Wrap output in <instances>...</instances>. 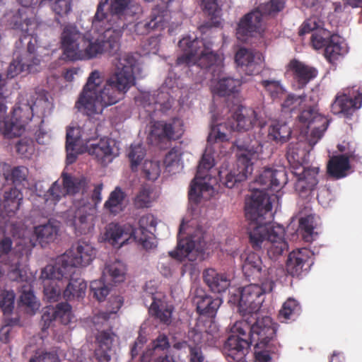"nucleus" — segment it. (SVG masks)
<instances>
[{"label":"nucleus","instance_id":"23","mask_svg":"<svg viewBox=\"0 0 362 362\" xmlns=\"http://www.w3.org/2000/svg\"><path fill=\"white\" fill-rule=\"evenodd\" d=\"M242 270L245 276L249 280L265 281L267 279V269L263 264L260 256L253 252L242 255Z\"/></svg>","mask_w":362,"mask_h":362},{"label":"nucleus","instance_id":"27","mask_svg":"<svg viewBox=\"0 0 362 362\" xmlns=\"http://www.w3.org/2000/svg\"><path fill=\"white\" fill-rule=\"evenodd\" d=\"M134 4L133 0H113L111 3L110 21H116V25L115 26L108 28L106 30H110L115 33L118 29L120 30V35L118 38L119 49L120 48V38L124 30L127 26L125 15L134 6Z\"/></svg>","mask_w":362,"mask_h":362},{"label":"nucleus","instance_id":"57","mask_svg":"<svg viewBox=\"0 0 362 362\" xmlns=\"http://www.w3.org/2000/svg\"><path fill=\"white\" fill-rule=\"evenodd\" d=\"M142 173L146 179L155 181L160 174V166L159 162L146 160L143 164Z\"/></svg>","mask_w":362,"mask_h":362},{"label":"nucleus","instance_id":"21","mask_svg":"<svg viewBox=\"0 0 362 362\" xmlns=\"http://www.w3.org/2000/svg\"><path fill=\"white\" fill-rule=\"evenodd\" d=\"M314 254L307 248L293 250L289 253L286 268L288 274L293 277H300L309 271L314 264Z\"/></svg>","mask_w":362,"mask_h":362},{"label":"nucleus","instance_id":"18","mask_svg":"<svg viewBox=\"0 0 362 362\" xmlns=\"http://www.w3.org/2000/svg\"><path fill=\"white\" fill-rule=\"evenodd\" d=\"M184 133L183 122L177 117L168 121H156L151 126L150 134L158 142L175 141Z\"/></svg>","mask_w":362,"mask_h":362},{"label":"nucleus","instance_id":"17","mask_svg":"<svg viewBox=\"0 0 362 362\" xmlns=\"http://www.w3.org/2000/svg\"><path fill=\"white\" fill-rule=\"evenodd\" d=\"M116 338L117 335L112 329L98 332L94 355L98 362H117Z\"/></svg>","mask_w":362,"mask_h":362},{"label":"nucleus","instance_id":"10","mask_svg":"<svg viewBox=\"0 0 362 362\" xmlns=\"http://www.w3.org/2000/svg\"><path fill=\"white\" fill-rule=\"evenodd\" d=\"M305 151L299 144H291L288 148L286 158L292 173L296 177L295 190L302 197H307L318 184L319 167H305Z\"/></svg>","mask_w":362,"mask_h":362},{"label":"nucleus","instance_id":"22","mask_svg":"<svg viewBox=\"0 0 362 362\" xmlns=\"http://www.w3.org/2000/svg\"><path fill=\"white\" fill-rule=\"evenodd\" d=\"M235 60L241 71L251 76L258 74L264 62L262 54L247 48H240L235 55Z\"/></svg>","mask_w":362,"mask_h":362},{"label":"nucleus","instance_id":"49","mask_svg":"<svg viewBox=\"0 0 362 362\" xmlns=\"http://www.w3.org/2000/svg\"><path fill=\"white\" fill-rule=\"evenodd\" d=\"M34 231L40 242L49 243L54 239L58 228L50 223H47L35 227Z\"/></svg>","mask_w":362,"mask_h":362},{"label":"nucleus","instance_id":"5","mask_svg":"<svg viewBox=\"0 0 362 362\" xmlns=\"http://www.w3.org/2000/svg\"><path fill=\"white\" fill-rule=\"evenodd\" d=\"M119 29L115 33L108 30L105 32V40L93 41L90 34L81 33L74 24H66L60 35L61 48L66 57L71 61L93 59L103 52L114 55L119 50Z\"/></svg>","mask_w":362,"mask_h":362},{"label":"nucleus","instance_id":"1","mask_svg":"<svg viewBox=\"0 0 362 362\" xmlns=\"http://www.w3.org/2000/svg\"><path fill=\"white\" fill-rule=\"evenodd\" d=\"M141 55L125 52L116 57L115 71L102 83L100 72L93 71L83 88L75 107L88 116L102 114L105 107L117 103L135 83V74L141 71Z\"/></svg>","mask_w":362,"mask_h":362},{"label":"nucleus","instance_id":"50","mask_svg":"<svg viewBox=\"0 0 362 362\" xmlns=\"http://www.w3.org/2000/svg\"><path fill=\"white\" fill-rule=\"evenodd\" d=\"M41 278L43 279L44 284V293L49 301H57L61 295V288L57 285L55 280L56 278H47L42 276L41 273Z\"/></svg>","mask_w":362,"mask_h":362},{"label":"nucleus","instance_id":"36","mask_svg":"<svg viewBox=\"0 0 362 362\" xmlns=\"http://www.w3.org/2000/svg\"><path fill=\"white\" fill-rule=\"evenodd\" d=\"M108 0H100L98 6L95 14L92 21V27L98 33H102L101 38H98L100 41L105 40L104 35L106 29L115 26L116 21H110V17L104 11V7L107 4Z\"/></svg>","mask_w":362,"mask_h":362},{"label":"nucleus","instance_id":"41","mask_svg":"<svg viewBox=\"0 0 362 362\" xmlns=\"http://www.w3.org/2000/svg\"><path fill=\"white\" fill-rule=\"evenodd\" d=\"M4 207L8 216H12L19 209L23 200V194L16 187L6 191L4 195Z\"/></svg>","mask_w":362,"mask_h":362},{"label":"nucleus","instance_id":"29","mask_svg":"<svg viewBox=\"0 0 362 362\" xmlns=\"http://www.w3.org/2000/svg\"><path fill=\"white\" fill-rule=\"evenodd\" d=\"M288 69L291 72L293 78L300 89L305 88L318 74L316 68L296 59L290 61Z\"/></svg>","mask_w":362,"mask_h":362},{"label":"nucleus","instance_id":"7","mask_svg":"<svg viewBox=\"0 0 362 362\" xmlns=\"http://www.w3.org/2000/svg\"><path fill=\"white\" fill-rule=\"evenodd\" d=\"M37 26L35 21L30 19H25L19 25L15 24V29H19L21 33L16 42V47L26 45V49L23 52L16 51L13 53V59L6 71L8 78H13L23 71L31 73L37 71L36 66L40 64V59L35 54L37 37L35 30Z\"/></svg>","mask_w":362,"mask_h":362},{"label":"nucleus","instance_id":"28","mask_svg":"<svg viewBox=\"0 0 362 362\" xmlns=\"http://www.w3.org/2000/svg\"><path fill=\"white\" fill-rule=\"evenodd\" d=\"M87 150L90 155L95 156L102 164H106L112 160L119 153L115 140L103 138L98 143L87 145Z\"/></svg>","mask_w":362,"mask_h":362},{"label":"nucleus","instance_id":"38","mask_svg":"<svg viewBox=\"0 0 362 362\" xmlns=\"http://www.w3.org/2000/svg\"><path fill=\"white\" fill-rule=\"evenodd\" d=\"M242 81L233 77H223L220 78L214 87V93L219 96L226 97L233 95L235 97L240 90Z\"/></svg>","mask_w":362,"mask_h":362},{"label":"nucleus","instance_id":"31","mask_svg":"<svg viewBox=\"0 0 362 362\" xmlns=\"http://www.w3.org/2000/svg\"><path fill=\"white\" fill-rule=\"evenodd\" d=\"M187 338L189 347L214 346L216 344L218 335L208 332L204 329V325L197 324L193 328L189 329Z\"/></svg>","mask_w":362,"mask_h":362},{"label":"nucleus","instance_id":"52","mask_svg":"<svg viewBox=\"0 0 362 362\" xmlns=\"http://www.w3.org/2000/svg\"><path fill=\"white\" fill-rule=\"evenodd\" d=\"M152 188L148 185H144L141 187L138 194L134 200V204L136 208L149 207L153 201L151 196Z\"/></svg>","mask_w":362,"mask_h":362},{"label":"nucleus","instance_id":"58","mask_svg":"<svg viewBox=\"0 0 362 362\" xmlns=\"http://www.w3.org/2000/svg\"><path fill=\"white\" fill-rule=\"evenodd\" d=\"M90 292L98 301L105 300L110 293L109 287L102 280H94L90 282Z\"/></svg>","mask_w":362,"mask_h":362},{"label":"nucleus","instance_id":"25","mask_svg":"<svg viewBox=\"0 0 362 362\" xmlns=\"http://www.w3.org/2000/svg\"><path fill=\"white\" fill-rule=\"evenodd\" d=\"M183 229V223L180 224L179 233L177 235V245L176 251L170 252V255L180 261L185 258L189 260L190 253L195 249L197 251L202 250L204 246L203 236L189 235L186 238H182V231Z\"/></svg>","mask_w":362,"mask_h":362},{"label":"nucleus","instance_id":"24","mask_svg":"<svg viewBox=\"0 0 362 362\" xmlns=\"http://www.w3.org/2000/svg\"><path fill=\"white\" fill-rule=\"evenodd\" d=\"M136 233L135 228L129 223H110L106 227L105 236L112 246L120 247L132 240Z\"/></svg>","mask_w":362,"mask_h":362},{"label":"nucleus","instance_id":"37","mask_svg":"<svg viewBox=\"0 0 362 362\" xmlns=\"http://www.w3.org/2000/svg\"><path fill=\"white\" fill-rule=\"evenodd\" d=\"M351 168L349 159L345 155H339L332 157L327 163V173L334 179L339 180L345 177Z\"/></svg>","mask_w":362,"mask_h":362},{"label":"nucleus","instance_id":"32","mask_svg":"<svg viewBox=\"0 0 362 362\" xmlns=\"http://www.w3.org/2000/svg\"><path fill=\"white\" fill-rule=\"evenodd\" d=\"M204 282L213 293L225 292L230 284V281L226 274L217 272L215 269L208 268L203 272Z\"/></svg>","mask_w":362,"mask_h":362},{"label":"nucleus","instance_id":"2","mask_svg":"<svg viewBox=\"0 0 362 362\" xmlns=\"http://www.w3.org/2000/svg\"><path fill=\"white\" fill-rule=\"evenodd\" d=\"M103 189V183L97 184L90 194L89 181L86 177L73 176L64 171L60 179L53 182L45 194V202L55 205L62 197L80 193L81 197L74 202L76 209L67 224L74 228L76 234H86L94 228L93 218L102 201Z\"/></svg>","mask_w":362,"mask_h":362},{"label":"nucleus","instance_id":"33","mask_svg":"<svg viewBox=\"0 0 362 362\" xmlns=\"http://www.w3.org/2000/svg\"><path fill=\"white\" fill-rule=\"evenodd\" d=\"M163 12L158 8H153L148 18L136 23L135 32L138 35H146L154 30L164 29L165 21Z\"/></svg>","mask_w":362,"mask_h":362},{"label":"nucleus","instance_id":"54","mask_svg":"<svg viewBox=\"0 0 362 362\" xmlns=\"http://www.w3.org/2000/svg\"><path fill=\"white\" fill-rule=\"evenodd\" d=\"M180 160L181 153L178 150L172 148L168 152L163 160L166 170L171 173H175V171L180 168Z\"/></svg>","mask_w":362,"mask_h":362},{"label":"nucleus","instance_id":"46","mask_svg":"<svg viewBox=\"0 0 362 362\" xmlns=\"http://www.w3.org/2000/svg\"><path fill=\"white\" fill-rule=\"evenodd\" d=\"M344 48L339 42L337 36L329 37V43L325 48V57L329 62L334 64L339 57L342 56Z\"/></svg>","mask_w":362,"mask_h":362},{"label":"nucleus","instance_id":"44","mask_svg":"<svg viewBox=\"0 0 362 362\" xmlns=\"http://www.w3.org/2000/svg\"><path fill=\"white\" fill-rule=\"evenodd\" d=\"M259 85L273 100L281 98L286 92L285 88L279 80L272 78L262 79L259 82Z\"/></svg>","mask_w":362,"mask_h":362},{"label":"nucleus","instance_id":"19","mask_svg":"<svg viewBox=\"0 0 362 362\" xmlns=\"http://www.w3.org/2000/svg\"><path fill=\"white\" fill-rule=\"evenodd\" d=\"M265 20L262 13L257 8L247 13L240 18L237 28V38L242 42H246L250 37L256 33L260 34L264 30Z\"/></svg>","mask_w":362,"mask_h":362},{"label":"nucleus","instance_id":"30","mask_svg":"<svg viewBox=\"0 0 362 362\" xmlns=\"http://www.w3.org/2000/svg\"><path fill=\"white\" fill-rule=\"evenodd\" d=\"M63 273L64 275L57 279L62 280L65 279L69 280V283L63 292L64 298L66 300L83 298L86 294L87 284L83 279L79 277V272H76V274H72L64 270Z\"/></svg>","mask_w":362,"mask_h":362},{"label":"nucleus","instance_id":"13","mask_svg":"<svg viewBox=\"0 0 362 362\" xmlns=\"http://www.w3.org/2000/svg\"><path fill=\"white\" fill-rule=\"evenodd\" d=\"M274 285L273 280L267 279L261 285L250 284L239 291L238 311L243 317L242 320L251 321L253 317L256 321L264 317H259L257 312L264 302V294L272 292Z\"/></svg>","mask_w":362,"mask_h":362},{"label":"nucleus","instance_id":"35","mask_svg":"<svg viewBox=\"0 0 362 362\" xmlns=\"http://www.w3.org/2000/svg\"><path fill=\"white\" fill-rule=\"evenodd\" d=\"M151 293L152 294L151 298L153 301L149 308V312L155 318L158 320L160 323L165 325H170L172 322V315L174 310L173 306L161 300H156L153 296V293L151 292Z\"/></svg>","mask_w":362,"mask_h":362},{"label":"nucleus","instance_id":"51","mask_svg":"<svg viewBox=\"0 0 362 362\" xmlns=\"http://www.w3.org/2000/svg\"><path fill=\"white\" fill-rule=\"evenodd\" d=\"M81 129V141L86 145L98 137L97 124L92 119H87Z\"/></svg>","mask_w":362,"mask_h":362},{"label":"nucleus","instance_id":"14","mask_svg":"<svg viewBox=\"0 0 362 362\" xmlns=\"http://www.w3.org/2000/svg\"><path fill=\"white\" fill-rule=\"evenodd\" d=\"M214 165V160L211 154L206 152L197 166V173L192 181L188 192L189 200L197 204L201 200L202 194L212 189L211 183L213 179L209 170Z\"/></svg>","mask_w":362,"mask_h":362},{"label":"nucleus","instance_id":"6","mask_svg":"<svg viewBox=\"0 0 362 362\" xmlns=\"http://www.w3.org/2000/svg\"><path fill=\"white\" fill-rule=\"evenodd\" d=\"M30 100L28 98L22 97L16 107L11 116H7L0 121V133L4 137L11 139L21 136L25 130V125L32 119L35 114L38 115L40 118V124L44 122L43 117L49 106V102L45 95H40L36 99L30 96Z\"/></svg>","mask_w":362,"mask_h":362},{"label":"nucleus","instance_id":"42","mask_svg":"<svg viewBox=\"0 0 362 362\" xmlns=\"http://www.w3.org/2000/svg\"><path fill=\"white\" fill-rule=\"evenodd\" d=\"M125 197V193L119 187H115L105 202L104 208L114 215L118 214L123 209V202Z\"/></svg>","mask_w":362,"mask_h":362},{"label":"nucleus","instance_id":"53","mask_svg":"<svg viewBox=\"0 0 362 362\" xmlns=\"http://www.w3.org/2000/svg\"><path fill=\"white\" fill-rule=\"evenodd\" d=\"M228 0H202L203 10L212 21L221 14V7Z\"/></svg>","mask_w":362,"mask_h":362},{"label":"nucleus","instance_id":"62","mask_svg":"<svg viewBox=\"0 0 362 362\" xmlns=\"http://www.w3.org/2000/svg\"><path fill=\"white\" fill-rule=\"evenodd\" d=\"M275 336L269 339L265 347L257 349L255 347V362H269L272 358L270 353L273 351L272 345L274 340Z\"/></svg>","mask_w":362,"mask_h":362},{"label":"nucleus","instance_id":"59","mask_svg":"<svg viewBox=\"0 0 362 362\" xmlns=\"http://www.w3.org/2000/svg\"><path fill=\"white\" fill-rule=\"evenodd\" d=\"M305 99V95L296 96L294 94H288L282 103L281 108L284 112H293L302 105Z\"/></svg>","mask_w":362,"mask_h":362},{"label":"nucleus","instance_id":"4","mask_svg":"<svg viewBox=\"0 0 362 362\" xmlns=\"http://www.w3.org/2000/svg\"><path fill=\"white\" fill-rule=\"evenodd\" d=\"M231 334L225 341L222 352L228 362H246L252 345L265 347L268 340L276 336V327L270 317L260 320H240L231 327Z\"/></svg>","mask_w":362,"mask_h":362},{"label":"nucleus","instance_id":"11","mask_svg":"<svg viewBox=\"0 0 362 362\" xmlns=\"http://www.w3.org/2000/svg\"><path fill=\"white\" fill-rule=\"evenodd\" d=\"M211 43L204 42L197 37L192 39L189 36L184 37L179 42V47L183 54L177 58V65H197L202 69H209L221 62L218 54L211 49Z\"/></svg>","mask_w":362,"mask_h":362},{"label":"nucleus","instance_id":"48","mask_svg":"<svg viewBox=\"0 0 362 362\" xmlns=\"http://www.w3.org/2000/svg\"><path fill=\"white\" fill-rule=\"evenodd\" d=\"M284 0H270L261 4L257 9L260 11L262 16L266 21L268 16L274 17L285 8Z\"/></svg>","mask_w":362,"mask_h":362},{"label":"nucleus","instance_id":"61","mask_svg":"<svg viewBox=\"0 0 362 362\" xmlns=\"http://www.w3.org/2000/svg\"><path fill=\"white\" fill-rule=\"evenodd\" d=\"M145 155V149L141 145L139 144L135 146H131L128 157L130 160L131 168L133 171H134L137 168V166L144 159Z\"/></svg>","mask_w":362,"mask_h":362},{"label":"nucleus","instance_id":"26","mask_svg":"<svg viewBox=\"0 0 362 362\" xmlns=\"http://www.w3.org/2000/svg\"><path fill=\"white\" fill-rule=\"evenodd\" d=\"M362 103V93L359 90L354 95L338 93L331 105V111L334 115H343L349 117L355 110L359 108Z\"/></svg>","mask_w":362,"mask_h":362},{"label":"nucleus","instance_id":"8","mask_svg":"<svg viewBox=\"0 0 362 362\" xmlns=\"http://www.w3.org/2000/svg\"><path fill=\"white\" fill-rule=\"evenodd\" d=\"M95 256L94 247L89 243L78 241L75 246L58 257L54 265H47L42 269V276L47 278H62L64 275V270L69 274H76L79 272L78 267L88 265Z\"/></svg>","mask_w":362,"mask_h":362},{"label":"nucleus","instance_id":"60","mask_svg":"<svg viewBox=\"0 0 362 362\" xmlns=\"http://www.w3.org/2000/svg\"><path fill=\"white\" fill-rule=\"evenodd\" d=\"M56 311V320L60 323L67 325L71 320V307L67 303H58L54 307Z\"/></svg>","mask_w":362,"mask_h":362},{"label":"nucleus","instance_id":"47","mask_svg":"<svg viewBox=\"0 0 362 362\" xmlns=\"http://www.w3.org/2000/svg\"><path fill=\"white\" fill-rule=\"evenodd\" d=\"M314 222L315 218L313 215L302 217L299 221V229L303 240L307 243L313 242L317 235V233L314 232Z\"/></svg>","mask_w":362,"mask_h":362},{"label":"nucleus","instance_id":"43","mask_svg":"<svg viewBox=\"0 0 362 362\" xmlns=\"http://www.w3.org/2000/svg\"><path fill=\"white\" fill-rule=\"evenodd\" d=\"M126 268L121 262L116 260L107 263L103 271V277L110 276L111 281L115 283L122 282L124 280Z\"/></svg>","mask_w":362,"mask_h":362},{"label":"nucleus","instance_id":"15","mask_svg":"<svg viewBox=\"0 0 362 362\" xmlns=\"http://www.w3.org/2000/svg\"><path fill=\"white\" fill-rule=\"evenodd\" d=\"M256 182L259 184L262 188L252 191L250 198L246 200L245 211L247 206L252 201L254 194L257 192H261L265 199L268 200L272 206L271 198L266 192V190L272 189L273 191H278L279 188L286 184V173L284 169L276 170L272 168H265L256 179Z\"/></svg>","mask_w":362,"mask_h":362},{"label":"nucleus","instance_id":"12","mask_svg":"<svg viewBox=\"0 0 362 362\" xmlns=\"http://www.w3.org/2000/svg\"><path fill=\"white\" fill-rule=\"evenodd\" d=\"M237 147V170L228 172L225 177L223 172H218L220 182L228 188H232L238 182L246 180L253 170L252 160L261 148L257 141H252L249 137L238 138L235 140Z\"/></svg>","mask_w":362,"mask_h":362},{"label":"nucleus","instance_id":"3","mask_svg":"<svg viewBox=\"0 0 362 362\" xmlns=\"http://www.w3.org/2000/svg\"><path fill=\"white\" fill-rule=\"evenodd\" d=\"M247 207L246 218L250 221L247 227L249 243L256 251L264 247L268 257L276 259L288 251L285 230L281 226H274L272 207L261 192H256Z\"/></svg>","mask_w":362,"mask_h":362},{"label":"nucleus","instance_id":"39","mask_svg":"<svg viewBox=\"0 0 362 362\" xmlns=\"http://www.w3.org/2000/svg\"><path fill=\"white\" fill-rule=\"evenodd\" d=\"M291 133V127L286 122L274 121L269 127L267 137L276 144H284L288 141Z\"/></svg>","mask_w":362,"mask_h":362},{"label":"nucleus","instance_id":"34","mask_svg":"<svg viewBox=\"0 0 362 362\" xmlns=\"http://www.w3.org/2000/svg\"><path fill=\"white\" fill-rule=\"evenodd\" d=\"M194 303L197 305L199 314L210 317L215 316L218 308L222 304V299L219 297L215 298L205 293L196 295Z\"/></svg>","mask_w":362,"mask_h":362},{"label":"nucleus","instance_id":"40","mask_svg":"<svg viewBox=\"0 0 362 362\" xmlns=\"http://www.w3.org/2000/svg\"><path fill=\"white\" fill-rule=\"evenodd\" d=\"M328 125L329 120L320 113L314 116L310 127H308V129H311L310 137L309 139V143L311 146L315 145L322 137L324 132L328 127Z\"/></svg>","mask_w":362,"mask_h":362},{"label":"nucleus","instance_id":"45","mask_svg":"<svg viewBox=\"0 0 362 362\" xmlns=\"http://www.w3.org/2000/svg\"><path fill=\"white\" fill-rule=\"evenodd\" d=\"M49 6L54 13L55 22L61 23L60 19L68 16L72 11V0H54Z\"/></svg>","mask_w":362,"mask_h":362},{"label":"nucleus","instance_id":"64","mask_svg":"<svg viewBox=\"0 0 362 362\" xmlns=\"http://www.w3.org/2000/svg\"><path fill=\"white\" fill-rule=\"evenodd\" d=\"M30 362H61L59 356L54 352H36Z\"/></svg>","mask_w":362,"mask_h":362},{"label":"nucleus","instance_id":"16","mask_svg":"<svg viewBox=\"0 0 362 362\" xmlns=\"http://www.w3.org/2000/svg\"><path fill=\"white\" fill-rule=\"evenodd\" d=\"M16 295L13 291H0V308L4 314V325L0 329V339L6 342L9 338L11 327L18 325L20 317L13 313Z\"/></svg>","mask_w":362,"mask_h":362},{"label":"nucleus","instance_id":"20","mask_svg":"<svg viewBox=\"0 0 362 362\" xmlns=\"http://www.w3.org/2000/svg\"><path fill=\"white\" fill-rule=\"evenodd\" d=\"M265 20L262 13L257 8L247 13L240 18L237 28V38L242 42H246L250 37L256 33L260 34L264 30Z\"/></svg>","mask_w":362,"mask_h":362},{"label":"nucleus","instance_id":"63","mask_svg":"<svg viewBox=\"0 0 362 362\" xmlns=\"http://www.w3.org/2000/svg\"><path fill=\"white\" fill-rule=\"evenodd\" d=\"M318 113V110L315 107L310 106L300 112L298 117V121L308 129V127H310L314 116Z\"/></svg>","mask_w":362,"mask_h":362},{"label":"nucleus","instance_id":"55","mask_svg":"<svg viewBox=\"0 0 362 362\" xmlns=\"http://www.w3.org/2000/svg\"><path fill=\"white\" fill-rule=\"evenodd\" d=\"M124 303L123 298L120 296H112L110 299L109 308L110 312H102L94 318V323H97L98 320L107 321L111 314H116L121 308Z\"/></svg>","mask_w":362,"mask_h":362},{"label":"nucleus","instance_id":"9","mask_svg":"<svg viewBox=\"0 0 362 362\" xmlns=\"http://www.w3.org/2000/svg\"><path fill=\"white\" fill-rule=\"evenodd\" d=\"M228 122L212 124L207 137V143L214 144L228 141L229 133L233 131L247 132L251 129L257 122V113L242 105H234L229 110Z\"/></svg>","mask_w":362,"mask_h":362},{"label":"nucleus","instance_id":"56","mask_svg":"<svg viewBox=\"0 0 362 362\" xmlns=\"http://www.w3.org/2000/svg\"><path fill=\"white\" fill-rule=\"evenodd\" d=\"M300 305L293 298H288L282 306L280 310V315L286 320L291 319L293 317L298 316L300 313Z\"/></svg>","mask_w":362,"mask_h":362}]
</instances>
